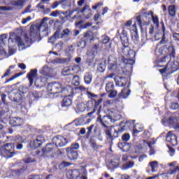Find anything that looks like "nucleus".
Segmentation results:
<instances>
[{"mask_svg": "<svg viewBox=\"0 0 179 179\" xmlns=\"http://www.w3.org/2000/svg\"><path fill=\"white\" fill-rule=\"evenodd\" d=\"M117 34L122 43V54L121 61L124 65H129L128 73L132 72L134 64H135V57L136 52L129 48V39H128V32L125 31V28L122 27L117 30Z\"/></svg>", "mask_w": 179, "mask_h": 179, "instance_id": "nucleus-1", "label": "nucleus"}, {"mask_svg": "<svg viewBox=\"0 0 179 179\" xmlns=\"http://www.w3.org/2000/svg\"><path fill=\"white\" fill-rule=\"evenodd\" d=\"M97 115H99V117H97L96 121L102 126L107 139L114 141V139H117V138L121 135L122 131H124V127H120L117 130H115L113 134H112L111 131L113 130V126L110 125H111V122H113V116L107 115L101 117L100 113L97 114Z\"/></svg>", "mask_w": 179, "mask_h": 179, "instance_id": "nucleus-2", "label": "nucleus"}, {"mask_svg": "<svg viewBox=\"0 0 179 179\" xmlns=\"http://www.w3.org/2000/svg\"><path fill=\"white\" fill-rule=\"evenodd\" d=\"M88 97L90 99V101H88L87 103V108L88 111H91L87 113V115L90 117L92 114H94V112L96 111V114H100L101 113V103H103V98L106 96V93H103L100 95H96L90 92H87Z\"/></svg>", "mask_w": 179, "mask_h": 179, "instance_id": "nucleus-3", "label": "nucleus"}, {"mask_svg": "<svg viewBox=\"0 0 179 179\" xmlns=\"http://www.w3.org/2000/svg\"><path fill=\"white\" fill-rule=\"evenodd\" d=\"M16 155H17V152L15 151V144L6 143L3 146H0V156H2V157L10 159Z\"/></svg>", "mask_w": 179, "mask_h": 179, "instance_id": "nucleus-4", "label": "nucleus"}, {"mask_svg": "<svg viewBox=\"0 0 179 179\" xmlns=\"http://www.w3.org/2000/svg\"><path fill=\"white\" fill-rule=\"evenodd\" d=\"M141 13H142V15L143 16H149V15H151L152 17V23H154V24H155L156 27H159V17H157V15H153V11L150 10L148 13L146 12V9L145 8H142L141 9V13H137V16L136 17V20L138 24V26H140V27H142L143 26V23L142 22V15H141Z\"/></svg>", "mask_w": 179, "mask_h": 179, "instance_id": "nucleus-5", "label": "nucleus"}, {"mask_svg": "<svg viewBox=\"0 0 179 179\" xmlns=\"http://www.w3.org/2000/svg\"><path fill=\"white\" fill-rule=\"evenodd\" d=\"M122 67L118 64V60L115 56L110 55L108 58V71L120 73Z\"/></svg>", "mask_w": 179, "mask_h": 179, "instance_id": "nucleus-6", "label": "nucleus"}, {"mask_svg": "<svg viewBox=\"0 0 179 179\" xmlns=\"http://www.w3.org/2000/svg\"><path fill=\"white\" fill-rule=\"evenodd\" d=\"M166 49L167 50L169 54L168 55L170 57L171 59L176 58V47L171 41L169 42L168 41L164 45L162 46L159 49L158 52L159 53V55H164V50Z\"/></svg>", "mask_w": 179, "mask_h": 179, "instance_id": "nucleus-7", "label": "nucleus"}, {"mask_svg": "<svg viewBox=\"0 0 179 179\" xmlns=\"http://www.w3.org/2000/svg\"><path fill=\"white\" fill-rule=\"evenodd\" d=\"M47 92L50 94H58L62 92V86L59 83H50L47 86Z\"/></svg>", "mask_w": 179, "mask_h": 179, "instance_id": "nucleus-8", "label": "nucleus"}, {"mask_svg": "<svg viewBox=\"0 0 179 179\" xmlns=\"http://www.w3.org/2000/svg\"><path fill=\"white\" fill-rule=\"evenodd\" d=\"M52 143L55 144L56 148H64L68 145V138H65L64 136L57 135L52 138Z\"/></svg>", "mask_w": 179, "mask_h": 179, "instance_id": "nucleus-9", "label": "nucleus"}, {"mask_svg": "<svg viewBox=\"0 0 179 179\" xmlns=\"http://www.w3.org/2000/svg\"><path fill=\"white\" fill-rule=\"evenodd\" d=\"M44 142H45L44 136L39 135L36 136V139L30 141L29 146L31 149H37V148H40Z\"/></svg>", "mask_w": 179, "mask_h": 179, "instance_id": "nucleus-10", "label": "nucleus"}, {"mask_svg": "<svg viewBox=\"0 0 179 179\" xmlns=\"http://www.w3.org/2000/svg\"><path fill=\"white\" fill-rule=\"evenodd\" d=\"M8 97L11 101H15V103H20L23 96L20 94V92L17 90H14L8 94Z\"/></svg>", "mask_w": 179, "mask_h": 179, "instance_id": "nucleus-11", "label": "nucleus"}, {"mask_svg": "<svg viewBox=\"0 0 179 179\" xmlns=\"http://www.w3.org/2000/svg\"><path fill=\"white\" fill-rule=\"evenodd\" d=\"M37 69H31L30 71L27 73V78L29 82V87H31L33 86V83H34V79L37 78Z\"/></svg>", "mask_w": 179, "mask_h": 179, "instance_id": "nucleus-12", "label": "nucleus"}, {"mask_svg": "<svg viewBox=\"0 0 179 179\" xmlns=\"http://www.w3.org/2000/svg\"><path fill=\"white\" fill-rule=\"evenodd\" d=\"M168 66V71H169L171 75V73H174V72H177L179 69V63L178 62H171V58L166 64Z\"/></svg>", "mask_w": 179, "mask_h": 179, "instance_id": "nucleus-13", "label": "nucleus"}, {"mask_svg": "<svg viewBox=\"0 0 179 179\" xmlns=\"http://www.w3.org/2000/svg\"><path fill=\"white\" fill-rule=\"evenodd\" d=\"M166 142H169V143H171L172 146H177L178 145V141H177V136L173 134V131H169L166 134Z\"/></svg>", "mask_w": 179, "mask_h": 179, "instance_id": "nucleus-14", "label": "nucleus"}, {"mask_svg": "<svg viewBox=\"0 0 179 179\" xmlns=\"http://www.w3.org/2000/svg\"><path fill=\"white\" fill-rule=\"evenodd\" d=\"M66 155L69 160L71 162H75V160H78L79 157V153L77 150H73L72 149H66Z\"/></svg>", "mask_w": 179, "mask_h": 179, "instance_id": "nucleus-15", "label": "nucleus"}, {"mask_svg": "<svg viewBox=\"0 0 179 179\" xmlns=\"http://www.w3.org/2000/svg\"><path fill=\"white\" fill-rule=\"evenodd\" d=\"M57 146L54 144V143H48L43 148L42 152V156H45L48 155V153H51V152H54Z\"/></svg>", "mask_w": 179, "mask_h": 179, "instance_id": "nucleus-16", "label": "nucleus"}, {"mask_svg": "<svg viewBox=\"0 0 179 179\" xmlns=\"http://www.w3.org/2000/svg\"><path fill=\"white\" fill-rule=\"evenodd\" d=\"M66 177L68 179H78L80 177V172L77 169H72L67 171Z\"/></svg>", "mask_w": 179, "mask_h": 179, "instance_id": "nucleus-17", "label": "nucleus"}, {"mask_svg": "<svg viewBox=\"0 0 179 179\" xmlns=\"http://www.w3.org/2000/svg\"><path fill=\"white\" fill-rule=\"evenodd\" d=\"M23 124H24V121L20 117H12L10 120L11 127H22Z\"/></svg>", "mask_w": 179, "mask_h": 179, "instance_id": "nucleus-18", "label": "nucleus"}, {"mask_svg": "<svg viewBox=\"0 0 179 179\" xmlns=\"http://www.w3.org/2000/svg\"><path fill=\"white\" fill-rule=\"evenodd\" d=\"M15 146H16V149L17 150H22V149H23V144L24 143V139H23V137H22L20 135H17L15 137Z\"/></svg>", "mask_w": 179, "mask_h": 179, "instance_id": "nucleus-19", "label": "nucleus"}, {"mask_svg": "<svg viewBox=\"0 0 179 179\" xmlns=\"http://www.w3.org/2000/svg\"><path fill=\"white\" fill-rule=\"evenodd\" d=\"M89 8V5H85L80 10V13H83V17L85 19H90V17H92V9Z\"/></svg>", "mask_w": 179, "mask_h": 179, "instance_id": "nucleus-20", "label": "nucleus"}, {"mask_svg": "<svg viewBox=\"0 0 179 179\" xmlns=\"http://www.w3.org/2000/svg\"><path fill=\"white\" fill-rule=\"evenodd\" d=\"M91 121H92V119L90 117L85 116V117H80L78 120H76L75 122L77 126H79V125H86V124H90Z\"/></svg>", "mask_w": 179, "mask_h": 179, "instance_id": "nucleus-21", "label": "nucleus"}, {"mask_svg": "<svg viewBox=\"0 0 179 179\" xmlns=\"http://www.w3.org/2000/svg\"><path fill=\"white\" fill-rule=\"evenodd\" d=\"M114 79H115L116 86H120L122 87L127 85V83H125L127 80V78H125L116 76H115Z\"/></svg>", "mask_w": 179, "mask_h": 179, "instance_id": "nucleus-22", "label": "nucleus"}, {"mask_svg": "<svg viewBox=\"0 0 179 179\" xmlns=\"http://www.w3.org/2000/svg\"><path fill=\"white\" fill-rule=\"evenodd\" d=\"M62 92L64 93L65 96L71 97L73 96V88L71 85H66L65 87L62 88Z\"/></svg>", "mask_w": 179, "mask_h": 179, "instance_id": "nucleus-23", "label": "nucleus"}, {"mask_svg": "<svg viewBox=\"0 0 179 179\" xmlns=\"http://www.w3.org/2000/svg\"><path fill=\"white\" fill-rule=\"evenodd\" d=\"M61 104L62 107H70V106H72V98L71 96H65Z\"/></svg>", "mask_w": 179, "mask_h": 179, "instance_id": "nucleus-24", "label": "nucleus"}, {"mask_svg": "<svg viewBox=\"0 0 179 179\" xmlns=\"http://www.w3.org/2000/svg\"><path fill=\"white\" fill-rule=\"evenodd\" d=\"M162 38L159 42V44H167L169 39L166 38V27L164 26V22H162Z\"/></svg>", "mask_w": 179, "mask_h": 179, "instance_id": "nucleus-25", "label": "nucleus"}, {"mask_svg": "<svg viewBox=\"0 0 179 179\" xmlns=\"http://www.w3.org/2000/svg\"><path fill=\"white\" fill-rule=\"evenodd\" d=\"M2 104V102L0 100V106ZM9 113V106L6 105L4 108L0 107V120L3 118L6 114Z\"/></svg>", "mask_w": 179, "mask_h": 179, "instance_id": "nucleus-26", "label": "nucleus"}, {"mask_svg": "<svg viewBox=\"0 0 179 179\" xmlns=\"http://www.w3.org/2000/svg\"><path fill=\"white\" fill-rule=\"evenodd\" d=\"M59 17L62 22V23H65L66 22H68V20H69V18L68 17V12L66 11H62L60 10L59 13Z\"/></svg>", "mask_w": 179, "mask_h": 179, "instance_id": "nucleus-27", "label": "nucleus"}, {"mask_svg": "<svg viewBox=\"0 0 179 179\" xmlns=\"http://www.w3.org/2000/svg\"><path fill=\"white\" fill-rule=\"evenodd\" d=\"M130 94H131V90L127 87L122 90L119 96L120 97H122L123 99H127V97H128V96H129Z\"/></svg>", "mask_w": 179, "mask_h": 179, "instance_id": "nucleus-28", "label": "nucleus"}, {"mask_svg": "<svg viewBox=\"0 0 179 179\" xmlns=\"http://www.w3.org/2000/svg\"><path fill=\"white\" fill-rule=\"evenodd\" d=\"M84 38H85L87 41H92V40L94 38V34H93L92 31H87L84 34Z\"/></svg>", "mask_w": 179, "mask_h": 179, "instance_id": "nucleus-29", "label": "nucleus"}, {"mask_svg": "<svg viewBox=\"0 0 179 179\" xmlns=\"http://www.w3.org/2000/svg\"><path fill=\"white\" fill-rule=\"evenodd\" d=\"M15 41L18 45V47H21L22 48V50H24V48H26L24 42H23V40L22 39V38L20 36H16Z\"/></svg>", "mask_w": 179, "mask_h": 179, "instance_id": "nucleus-30", "label": "nucleus"}, {"mask_svg": "<svg viewBox=\"0 0 179 179\" xmlns=\"http://www.w3.org/2000/svg\"><path fill=\"white\" fill-rule=\"evenodd\" d=\"M93 79V76L90 73H86L84 76V80L86 85H90L92 83V80Z\"/></svg>", "mask_w": 179, "mask_h": 179, "instance_id": "nucleus-31", "label": "nucleus"}, {"mask_svg": "<svg viewBox=\"0 0 179 179\" xmlns=\"http://www.w3.org/2000/svg\"><path fill=\"white\" fill-rule=\"evenodd\" d=\"M169 15H171V17H174L176 16V6L171 5L168 7Z\"/></svg>", "mask_w": 179, "mask_h": 179, "instance_id": "nucleus-32", "label": "nucleus"}, {"mask_svg": "<svg viewBox=\"0 0 179 179\" xmlns=\"http://www.w3.org/2000/svg\"><path fill=\"white\" fill-rule=\"evenodd\" d=\"M71 83L73 86H79V85H80V78H79V76H74Z\"/></svg>", "mask_w": 179, "mask_h": 179, "instance_id": "nucleus-33", "label": "nucleus"}, {"mask_svg": "<svg viewBox=\"0 0 179 179\" xmlns=\"http://www.w3.org/2000/svg\"><path fill=\"white\" fill-rule=\"evenodd\" d=\"M23 0L12 1L11 5L13 6H17V8H23Z\"/></svg>", "mask_w": 179, "mask_h": 179, "instance_id": "nucleus-34", "label": "nucleus"}, {"mask_svg": "<svg viewBox=\"0 0 179 179\" xmlns=\"http://www.w3.org/2000/svg\"><path fill=\"white\" fill-rule=\"evenodd\" d=\"M76 108L80 113H83L86 110V104L84 103H80L77 104Z\"/></svg>", "mask_w": 179, "mask_h": 179, "instance_id": "nucleus-35", "label": "nucleus"}, {"mask_svg": "<svg viewBox=\"0 0 179 179\" xmlns=\"http://www.w3.org/2000/svg\"><path fill=\"white\" fill-rule=\"evenodd\" d=\"M158 162L157 161H153L149 163V166L151 167L152 173H155L156 171V169L158 167Z\"/></svg>", "mask_w": 179, "mask_h": 179, "instance_id": "nucleus-36", "label": "nucleus"}, {"mask_svg": "<svg viewBox=\"0 0 179 179\" xmlns=\"http://www.w3.org/2000/svg\"><path fill=\"white\" fill-rule=\"evenodd\" d=\"M106 63H101L97 66V72H99L101 73H103L104 71H106Z\"/></svg>", "mask_w": 179, "mask_h": 179, "instance_id": "nucleus-37", "label": "nucleus"}, {"mask_svg": "<svg viewBox=\"0 0 179 179\" xmlns=\"http://www.w3.org/2000/svg\"><path fill=\"white\" fill-rule=\"evenodd\" d=\"M114 87H115L114 83L110 82L106 84V90L107 92H111V90H114Z\"/></svg>", "mask_w": 179, "mask_h": 179, "instance_id": "nucleus-38", "label": "nucleus"}, {"mask_svg": "<svg viewBox=\"0 0 179 179\" xmlns=\"http://www.w3.org/2000/svg\"><path fill=\"white\" fill-rule=\"evenodd\" d=\"M158 71H159V72L160 73L161 75H164V73H166V75H171V73L169 70L167 64L165 66L164 68L159 69Z\"/></svg>", "mask_w": 179, "mask_h": 179, "instance_id": "nucleus-39", "label": "nucleus"}, {"mask_svg": "<svg viewBox=\"0 0 179 179\" xmlns=\"http://www.w3.org/2000/svg\"><path fill=\"white\" fill-rule=\"evenodd\" d=\"M15 65H11L9 66V68L6 70V71L5 72V73L1 76V79H3V78H6L7 76H9V75H10L11 72V69H15Z\"/></svg>", "mask_w": 179, "mask_h": 179, "instance_id": "nucleus-40", "label": "nucleus"}, {"mask_svg": "<svg viewBox=\"0 0 179 179\" xmlns=\"http://www.w3.org/2000/svg\"><path fill=\"white\" fill-rule=\"evenodd\" d=\"M131 40L133 41H138L139 40V35L138 34V31L133 30V32L131 34Z\"/></svg>", "mask_w": 179, "mask_h": 179, "instance_id": "nucleus-41", "label": "nucleus"}, {"mask_svg": "<svg viewBox=\"0 0 179 179\" xmlns=\"http://www.w3.org/2000/svg\"><path fill=\"white\" fill-rule=\"evenodd\" d=\"M6 136V132H5V131H3V125H2V124L0 123V141H1V142H2V140L3 139V138H5Z\"/></svg>", "mask_w": 179, "mask_h": 179, "instance_id": "nucleus-42", "label": "nucleus"}, {"mask_svg": "<svg viewBox=\"0 0 179 179\" xmlns=\"http://www.w3.org/2000/svg\"><path fill=\"white\" fill-rule=\"evenodd\" d=\"M30 96H32V97L34 98L35 100H38L41 97V93L38 91H33Z\"/></svg>", "mask_w": 179, "mask_h": 179, "instance_id": "nucleus-43", "label": "nucleus"}, {"mask_svg": "<svg viewBox=\"0 0 179 179\" xmlns=\"http://www.w3.org/2000/svg\"><path fill=\"white\" fill-rule=\"evenodd\" d=\"M17 90L20 92V94L21 96H23V94H27V92H29V88L24 86H21Z\"/></svg>", "mask_w": 179, "mask_h": 179, "instance_id": "nucleus-44", "label": "nucleus"}, {"mask_svg": "<svg viewBox=\"0 0 179 179\" xmlns=\"http://www.w3.org/2000/svg\"><path fill=\"white\" fill-rule=\"evenodd\" d=\"M135 163L134 162H129L127 164H124L122 166V169L123 170H128V169H132L134 167Z\"/></svg>", "mask_w": 179, "mask_h": 179, "instance_id": "nucleus-45", "label": "nucleus"}, {"mask_svg": "<svg viewBox=\"0 0 179 179\" xmlns=\"http://www.w3.org/2000/svg\"><path fill=\"white\" fill-rule=\"evenodd\" d=\"M22 75H23V73L22 72L16 73L9 79L6 80L5 83H8V82H12V80H14V79H16V78H19V76H22Z\"/></svg>", "mask_w": 179, "mask_h": 179, "instance_id": "nucleus-46", "label": "nucleus"}, {"mask_svg": "<svg viewBox=\"0 0 179 179\" xmlns=\"http://www.w3.org/2000/svg\"><path fill=\"white\" fill-rule=\"evenodd\" d=\"M0 96L1 97L2 103H3V106L2 108H5V107L6 106H8L9 107V103H6V94H1Z\"/></svg>", "mask_w": 179, "mask_h": 179, "instance_id": "nucleus-47", "label": "nucleus"}, {"mask_svg": "<svg viewBox=\"0 0 179 179\" xmlns=\"http://www.w3.org/2000/svg\"><path fill=\"white\" fill-rule=\"evenodd\" d=\"M90 145L92 149H99V145H97L96 141L92 138L90 139Z\"/></svg>", "mask_w": 179, "mask_h": 179, "instance_id": "nucleus-48", "label": "nucleus"}, {"mask_svg": "<svg viewBox=\"0 0 179 179\" xmlns=\"http://www.w3.org/2000/svg\"><path fill=\"white\" fill-rule=\"evenodd\" d=\"M71 33V31L68 29H65L62 31L61 34V38H64L65 37H68L69 36V34Z\"/></svg>", "mask_w": 179, "mask_h": 179, "instance_id": "nucleus-49", "label": "nucleus"}, {"mask_svg": "<svg viewBox=\"0 0 179 179\" xmlns=\"http://www.w3.org/2000/svg\"><path fill=\"white\" fill-rule=\"evenodd\" d=\"M71 71L73 73H78L80 71V66L78 64L74 65L71 67Z\"/></svg>", "mask_w": 179, "mask_h": 179, "instance_id": "nucleus-50", "label": "nucleus"}, {"mask_svg": "<svg viewBox=\"0 0 179 179\" xmlns=\"http://www.w3.org/2000/svg\"><path fill=\"white\" fill-rule=\"evenodd\" d=\"M62 76H68L71 75V69L65 68L62 71Z\"/></svg>", "mask_w": 179, "mask_h": 179, "instance_id": "nucleus-51", "label": "nucleus"}, {"mask_svg": "<svg viewBox=\"0 0 179 179\" xmlns=\"http://www.w3.org/2000/svg\"><path fill=\"white\" fill-rule=\"evenodd\" d=\"M129 139H131V135L128 133L123 134L122 136V141H123V142H128Z\"/></svg>", "mask_w": 179, "mask_h": 179, "instance_id": "nucleus-52", "label": "nucleus"}, {"mask_svg": "<svg viewBox=\"0 0 179 179\" xmlns=\"http://www.w3.org/2000/svg\"><path fill=\"white\" fill-rule=\"evenodd\" d=\"M171 110H178L179 104L178 102H172L170 105Z\"/></svg>", "mask_w": 179, "mask_h": 179, "instance_id": "nucleus-53", "label": "nucleus"}, {"mask_svg": "<svg viewBox=\"0 0 179 179\" xmlns=\"http://www.w3.org/2000/svg\"><path fill=\"white\" fill-rule=\"evenodd\" d=\"M80 145L78 143H73L71 145L70 148H68L67 149H72L73 150H78L79 149Z\"/></svg>", "mask_w": 179, "mask_h": 179, "instance_id": "nucleus-54", "label": "nucleus"}, {"mask_svg": "<svg viewBox=\"0 0 179 179\" xmlns=\"http://www.w3.org/2000/svg\"><path fill=\"white\" fill-rule=\"evenodd\" d=\"M93 127H94V125L92 124L90 127L87 128L88 131L86 134L87 139H89V138L90 137V135H92V131H93Z\"/></svg>", "mask_w": 179, "mask_h": 179, "instance_id": "nucleus-55", "label": "nucleus"}, {"mask_svg": "<svg viewBox=\"0 0 179 179\" xmlns=\"http://www.w3.org/2000/svg\"><path fill=\"white\" fill-rule=\"evenodd\" d=\"M117 91L115 90H112L111 91L109 92V94H108V97L110 99H114V97H115V96H117Z\"/></svg>", "mask_w": 179, "mask_h": 179, "instance_id": "nucleus-56", "label": "nucleus"}, {"mask_svg": "<svg viewBox=\"0 0 179 179\" xmlns=\"http://www.w3.org/2000/svg\"><path fill=\"white\" fill-rule=\"evenodd\" d=\"M24 163H26L27 164H29L30 163H34L36 162V159L34 158H31V157H27L26 159H24Z\"/></svg>", "mask_w": 179, "mask_h": 179, "instance_id": "nucleus-57", "label": "nucleus"}, {"mask_svg": "<svg viewBox=\"0 0 179 179\" xmlns=\"http://www.w3.org/2000/svg\"><path fill=\"white\" fill-rule=\"evenodd\" d=\"M104 5V3L103 1L96 3L94 6H92V9L94 10H96L98 8H100Z\"/></svg>", "mask_w": 179, "mask_h": 179, "instance_id": "nucleus-58", "label": "nucleus"}, {"mask_svg": "<svg viewBox=\"0 0 179 179\" xmlns=\"http://www.w3.org/2000/svg\"><path fill=\"white\" fill-rule=\"evenodd\" d=\"M77 46L80 48H85V47H86V41L83 40L81 41H79L77 44Z\"/></svg>", "mask_w": 179, "mask_h": 179, "instance_id": "nucleus-59", "label": "nucleus"}, {"mask_svg": "<svg viewBox=\"0 0 179 179\" xmlns=\"http://www.w3.org/2000/svg\"><path fill=\"white\" fill-rule=\"evenodd\" d=\"M53 36L57 38H61V29H57L55 34H53Z\"/></svg>", "mask_w": 179, "mask_h": 179, "instance_id": "nucleus-60", "label": "nucleus"}, {"mask_svg": "<svg viewBox=\"0 0 179 179\" xmlns=\"http://www.w3.org/2000/svg\"><path fill=\"white\" fill-rule=\"evenodd\" d=\"M100 46L99 45V44H94L92 49V51H93V54H94V52H97Z\"/></svg>", "mask_w": 179, "mask_h": 179, "instance_id": "nucleus-61", "label": "nucleus"}, {"mask_svg": "<svg viewBox=\"0 0 179 179\" xmlns=\"http://www.w3.org/2000/svg\"><path fill=\"white\" fill-rule=\"evenodd\" d=\"M170 58V57L166 55H164L163 57H161L159 60V62H166V61H167V59H169Z\"/></svg>", "mask_w": 179, "mask_h": 179, "instance_id": "nucleus-62", "label": "nucleus"}, {"mask_svg": "<svg viewBox=\"0 0 179 179\" xmlns=\"http://www.w3.org/2000/svg\"><path fill=\"white\" fill-rule=\"evenodd\" d=\"M177 171H179V166H177L172 170H169V174H176Z\"/></svg>", "mask_w": 179, "mask_h": 179, "instance_id": "nucleus-63", "label": "nucleus"}, {"mask_svg": "<svg viewBox=\"0 0 179 179\" xmlns=\"http://www.w3.org/2000/svg\"><path fill=\"white\" fill-rule=\"evenodd\" d=\"M172 37H173L176 41H179V33L173 32L172 34Z\"/></svg>", "mask_w": 179, "mask_h": 179, "instance_id": "nucleus-64", "label": "nucleus"}]
</instances>
